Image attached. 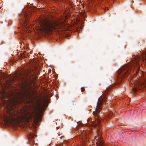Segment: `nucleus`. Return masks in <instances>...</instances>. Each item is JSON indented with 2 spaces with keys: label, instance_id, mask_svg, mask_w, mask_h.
<instances>
[{
  "label": "nucleus",
  "instance_id": "nucleus-1",
  "mask_svg": "<svg viewBox=\"0 0 146 146\" xmlns=\"http://www.w3.org/2000/svg\"><path fill=\"white\" fill-rule=\"evenodd\" d=\"M27 73L25 71L23 70L20 72L13 75L10 78L9 80L7 81V84L8 86L12 85L11 82L13 81L17 82L20 84L21 89L20 92L17 93V95L13 97L11 100H9V99L6 98L5 99L6 92H3L4 94L2 95L1 97V103L4 106H15L19 104L21 101L23 100H26L28 102H33V98L32 97V94L31 92V89L30 88V84L28 83L27 79Z\"/></svg>",
  "mask_w": 146,
  "mask_h": 146
},
{
  "label": "nucleus",
  "instance_id": "nucleus-2",
  "mask_svg": "<svg viewBox=\"0 0 146 146\" xmlns=\"http://www.w3.org/2000/svg\"><path fill=\"white\" fill-rule=\"evenodd\" d=\"M110 88H107L105 90L103 94L99 98L97 101L96 110L93 113V115L95 117V121L94 120L93 121H92L91 124L90 125L95 128L97 127L96 129L98 132L99 131L98 129V126H99L101 121L100 114V112L102 110V105L103 102H106V96L110 93Z\"/></svg>",
  "mask_w": 146,
  "mask_h": 146
},
{
  "label": "nucleus",
  "instance_id": "nucleus-3",
  "mask_svg": "<svg viewBox=\"0 0 146 146\" xmlns=\"http://www.w3.org/2000/svg\"><path fill=\"white\" fill-rule=\"evenodd\" d=\"M40 23L42 28L46 32H51L53 29L60 28L65 25L63 21H55L46 19H41Z\"/></svg>",
  "mask_w": 146,
  "mask_h": 146
},
{
  "label": "nucleus",
  "instance_id": "nucleus-4",
  "mask_svg": "<svg viewBox=\"0 0 146 146\" xmlns=\"http://www.w3.org/2000/svg\"><path fill=\"white\" fill-rule=\"evenodd\" d=\"M20 118L19 114L16 111H9L7 115L5 116V121L7 124L13 125L17 122Z\"/></svg>",
  "mask_w": 146,
  "mask_h": 146
},
{
  "label": "nucleus",
  "instance_id": "nucleus-5",
  "mask_svg": "<svg viewBox=\"0 0 146 146\" xmlns=\"http://www.w3.org/2000/svg\"><path fill=\"white\" fill-rule=\"evenodd\" d=\"M144 87V85L140 83L138 84V86L137 87H135L132 89V90L133 92H137L138 90L141 89Z\"/></svg>",
  "mask_w": 146,
  "mask_h": 146
},
{
  "label": "nucleus",
  "instance_id": "nucleus-6",
  "mask_svg": "<svg viewBox=\"0 0 146 146\" xmlns=\"http://www.w3.org/2000/svg\"><path fill=\"white\" fill-rule=\"evenodd\" d=\"M25 20L24 21V25L26 28H27L29 26V25H28V26H27V25L28 24L29 21H28V19H27V17H25Z\"/></svg>",
  "mask_w": 146,
  "mask_h": 146
},
{
  "label": "nucleus",
  "instance_id": "nucleus-7",
  "mask_svg": "<svg viewBox=\"0 0 146 146\" xmlns=\"http://www.w3.org/2000/svg\"><path fill=\"white\" fill-rule=\"evenodd\" d=\"M141 73H140V74L141 75V77L144 76L145 74H146V69L145 70V72H144L142 70H141L140 71Z\"/></svg>",
  "mask_w": 146,
  "mask_h": 146
},
{
  "label": "nucleus",
  "instance_id": "nucleus-8",
  "mask_svg": "<svg viewBox=\"0 0 146 146\" xmlns=\"http://www.w3.org/2000/svg\"><path fill=\"white\" fill-rule=\"evenodd\" d=\"M40 105H41L40 104H38V106L39 107H38L39 109H40V110H42V108H44V106L43 105H42V107H40Z\"/></svg>",
  "mask_w": 146,
  "mask_h": 146
},
{
  "label": "nucleus",
  "instance_id": "nucleus-9",
  "mask_svg": "<svg viewBox=\"0 0 146 146\" xmlns=\"http://www.w3.org/2000/svg\"><path fill=\"white\" fill-rule=\"evenodd\" d=\"M27 55L26 54H25L24 53L21 54V56L22 57H27Z\"/></svg>",
  "mask_w": 146,
  "mask_h": 146
},
{
  "label": "nucleus",
  "instance_id": "nucleus-10",
  "mask_svg": "<svg viewBox=\"0 0 146 146\" xmlns=\"http://www.w3.org/2000/svg\"><path fill=\"white\" fill-rule=\"evenodd\" d=\"M0 84H1V86H2V87H3V88L6 87V85L5 84H5L4 83L3 84H2V83H0Z\"/></svg>",
  "mask_w": 146,
  "mask_h": 146
},
{
  "label": "nucleus",
  "instance_id": "nucleus-11",
  "mask_svg": "<svg viewBox=\"0 0 146 146\" xmlns=\"http://www.w3.org/2000/svg\"><path fill=\"white\" fill-rule=\"evenodd\" d=\"M34 80L33 79L32 80H30V83H31V84L33 83L34 84H35V82H34Z\"/></svg>",
  "mask_w": 146,
  "mask_h": 146
},
{
  "label": "nucleus",
  "instance_id": "nucleus-12",
  "mask_svg": "<svg viewBox=\"0 0 146 146\" xmlns=\"http://www.w3.org/2000/svg\"><path fill=\"white\" fill-rule=\"evenodd\" d=\"M81 91L82 92H83L85 90V89L83 88H81Z\"/></svg>",
  "mask_w": 146,
  "mask_h": 146
},
{
  "label": "nucleus",
  "instance_id": "nucleus-13",
  "mask_svg": "<svg viewBox=\"0 0 146 146\" xmlns=\"http://www.w3.org/2000/svg\"><path fill=\"white\" fill-rule=\"evenodd\" d=\"M98 146H105L103 145L102 143L100 144Z\"/></svg>",
  "mask_w": 146,
  "mask_h": 146
}]
</instances>
